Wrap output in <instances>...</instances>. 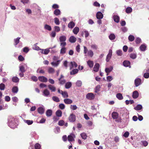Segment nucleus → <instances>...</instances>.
Wrapping results in <instances>:
<instances>
[{
	"mask_svg": "<svg viewBox=\"0 0 149 149\" xmlns=\"http://www.w3.org/2000/svg\"><path fill=\"white\" fill-rule=\"evenodd\" d=\"M16 120L14 117L10 116L8 118V126L11 128L14 129L17 127L18 124L16 122Z\"/></svg>",
	"mask_w": 149,
	"mask_h": 149,
	"instance_id": "f257e3e1",
	"label": "nucleus"
},
{
	"mask_svg": "<svg viewBox=\"0 0 149 149\" xmlns=\"http://www.w3.org/2000/svg\"><path fill=\"white\" fill-rule=\"evenodd\" d=\"M53 59L54 61L51 63V64L55 67L57 66L60 63L61 60H58V57L55 56L53 57Z\"/></svg>",
	"mask_w": 149,
	"mask_h": 149,
	"instance_id": "f03ea898",
	"label": "nucleus"
},
{
	"mask_svg": "<svg viewBox=\"0 0 149 149\" xmlns=\"http://www.w3.org/2000/svg\"><path fill=\"white\" fill-rule=\"evenodd\" d=\"M68 119L70 122H74L76 120V116L73 113L71 114L68 117Z\"/></svg>",
	"mask_w": 149,
	"mask_h": 149,
	"instance_id": "7ed1b4c3",
	"label": "nucleus"
},
{
	"mask_svg": "<svg viewBox=\"0 0 149 149\" xmlns=\"http://www.w3.org/2000/svg\"><path fill=\"white\" fill-rule=\"evenodd\" d=\"M69 66L70 68V70H71L73 68H75L77 66V64L74 61H72L70 62Z\"/></svg>",
	"mask_w": 149,
	"mask_h": 149,
	"instance_id": "20e7f679",
	"label": "nucleus"
},
{
	"mask_svg": "<svg viewBox=\"0 0 149 149\" xmlns=\"http://www.w3.org/2000/svg\"><path fill=\"white\" fill-rule=\"evenodd\" d=\"M27 65L26 64H24L23 65H21L19 67V71L20 72H25L26 71L25 68H27Z\"/></svg>",
	"mask_w": 149,
	"mask_h": 149,
	"instance_id": "39448f33",
	"label": "nucleus"
},
{
	"mask_svg": "<svg viewBox=\"0 0 149 149\" xmlns=\"http://www.w3.org/2000/svg\"><path fill=\"white\" fill-rule=\"evenodd\" d=\"M141 84V80L139 78L136 79L134 80V84L136 87H138Z\"/></svg>",
	"mask_w": 149,
	"mask_h": 149,
	"instance_id": "423d86ee",
	"label": "nucleus"
},
{
	"mask_svg": "<svg viewBox=\"0 0 149 149\" xmlns=\"http://www.w3.org/2000/svg\"><path fill=\"white\" fill-rule=\"evenodd\" d=\"M75 137V136L74 134H71L68 136V140L70 142L74 140V139Z\"/></svg>",
	"mask_w": 149,
	"mask_h": 149,
	"instance_id": "0eeeda50",
	"label": "nucleus"
},
{
	"mask_svg": "<svg viewBox=\"0 0 149 149\" xmlns=\"http://www.w3.org/2000/svg\"><path fill=\"white\" fill-rule=\"evenodd\" d=\"M95 96L93 93H88L86 95V97L88 99L90 100H93L94 99Z\"/></svg>",
	"mask_w": 149,
	"mask_h": 149,
	"instance_id": "6e6552de",
	"label": "nucleus"
},
{
	"mask_svg": "<svg viewBox=\"0 0 149 149\" xmlns=\"http://www.w3.org/2000/svg\"><path fill=\"white\" fill-rule=\"evenodd\" d=\"M112 55V51L111 49H110L109 52V53L107 56L106 61L108 62L109 61Z\"/></svg>",
	"mask_w": 149,
	"mask_h": 149,
	"instance_id": "1a4fd4ad",
	"label": "nucleus"
},
{
	"mask_svg": "<svg viewBox=\"0 0 149 149\" xmlns=\"http://www.w3.org/2000/svg\"><path fill=\"white\" fill-rule=\"evenodd\" d=\"M50 93L49 91L47 89L44 90L43 92V95L45 97H48L50 95Z\"/></svg>",
	"mask_w": 149,
	"mask_h": 149,
	"instance_id": "9d476101",
	"label": "nucleus"
},
{
	"mask_svg": "<svg viewBox=\"0 0 149 149\" xmlns=\"http://www.w3.org/2000/svg\"><path fill=\"white\" fill-rule=\"evenodd\" d=\"M38 79L40 81L42 82H46L48 81L47 78L44 76H40Z\"/></svg>",
	"mask_w": 149,
	"mask_h": 149,
	"instance_id": "9b49d317",
	"label": "nucleus"
},
{
	"mask_svg": "<svg viewBox=\"0 0 149 149\" xmlns=\"http://www.w3.org/2000/svg\"><path fill=\"white\" fill-rule=\"evenodd\" d=\"M99 64L98 63H96L94 66L93 69V71L95 72H98L99 70Z\"/></svg>",
	"mask_w": 149,
	"mask_h": 149,
	"instance_id": "f8f14e48",
	"label": "nucleus"
},
{
	"mask_svg": "<svg viewBox=\"0 0 149 149\" xmlns=\"http://www.w3.org/2000/svg\"><path fill=\"white\" fill-rule=\"evenodd\" d=\"M69 40L71 43H74L76 41V38L74 36H72L70 37Z\"/></svg>",
	"mask_w": 149,
	"mask_h": 149,
	"instance_id": "ddd939ff",
	"label": "nucleus"
},
{
	"mask_svg": "<svg viewBox=\"0 0 149 149\" xmlns=\"http://www.w3.org/2000/svg\"><path fill=\"white\" fill-rule=\"evenodd\" d=\"M113 17L114 21L116 23H118L120 20V18L118 16L115 15H113Z\"/></svg>",
	"mask_w": 149,
	"mask_h": 149,
	"instance_id": "4468645a",
	"label": "nucleus"
},
{
	"mask_svg": "<svg viewBox=\"0 0 149 149\" xmlns=\"http://www.w3.org/2000/svg\"><path fill=\"white\" fill-rule=\"evenodd\" d=\"M37 110L39 113L40 114H42L44 112L45 109L43 107H40Z\"/></svg>",
	"mask_w": 149,
	"mask_h": 149,
	"instance_id": "2eb2a0df",
	"label": "nucleus"
},
{
	"mask_svg": "<svg viewBox=\"0 0 149 149\" xmlns=\"http://www.w3.org/2000/svg\"><path fill=\"white\" fill-rule=\"evenodd\" d=\"M103 17V14L100 12H98L96 14V17L97 19H102Z\"/></svg>",
	"mask_w": 149,
	"mask_h": 149,
	"instance_id": "dca6fc26",
	"label": "nucleus"
},
{
	"mask_svg": "<svg viewBox=\"0 0 149 149\" xmlns=\"http://www.w3.org/2000/svg\"><path fill=\"white\" fill-rule=\"evenodd\" d=\"M48 87L52 92H55L56 91V87L52 85H48Z\"/></svg>",
	"mask_w": 149,
	"mask_h": 149,
	"instance_id": "f3484780",
	"label": "nucleus"
},
{
	"mask_svg": "<svg viewBox=\"0 0 149 149\" xmlns=\"http://www.w3.org/2000/svg\"><path fill=\"white\" fill-rule=\"evenodd\" d=\"M64 102L66 104H70L72 103V101L68 98H66L64 100Z\"/></svg>",
	"mask_w": 149,
	"mask_h": 149,
	"instance_id": "a211bd4d",
	"label": "nucleus"
},
{
	"mask_svg": "<svg viewBox=\"0 0 149 149\" xmlns=\"http://www.w3.org/2000/svg\"><path fill=\"white\" fill-rule=\"evenodd\" d=\"M139 93L137 91H134L132 94V97L133 98L136 99L139 96Z\"/></svg>",
	"mask_w": 149,
	"mask_h": 149,
	"instance_id": "6ab92c4d",
	"label": "nucleus"
},
{
	"mask_svg": "<svg viewBox=\"0 0 149 149\" xmlns=\"http://www.w3.org/2000/svg\"><path fill=\"white\" fill-rule=\"evenodd\" d=\"M52 111L51 109H48L46 112V114L47 117L51 116L52 115Z\"/></svg>",
	"mask_w": 149,
	"mask_h": 149,
	"instance_id": "aec40b11",
	"label": "nucleus"
},
{
	"mask_svg": "<svg viewBox=\"0 0 149 149\" xmlns=\"http://www.w3.org/2000/svg\"><path fill=\"white\" fill-rule=\"evenodd\" d=\"M118 113L116 112H113L112 113V116L114 119L117 118L118 117Z\"/></svg>",
	"mask_w": 149,
	"mask_h": 149,
	"instance_id": "412c9836",
	"label": "nucleus"
},
{
	"mask_svg": "<svg viewBox=\"0 0 149 149\" xmlns=\"http://www.w3.org/2000/svg\"><path fill=\"white\" fill-rule=\"evenodd\" d=\"M130 64V62L128 61H124L123 63V65L126 67L129 66Z\"/></svg>",
	"mask_w": 149,
	"mask_h": 149,
	"instance_id": "4be33fe9",
	"label": "nucleus"
},
{
	"mask_svg": "<svg viewBox=\"0 0 149 149\" xmlns=\"http://www.w3.org/2000/svg\"><path fill=\"white\" fill-rule=\"evenodd\" d=\"M24 122L26 123L27 124H28L29 125H31L32 124L33 121L32 120H24Z\"/></svg>",
	"mask_w": 149,
	"mask_h": 149,
	"instance_id": "5701e85b",
	"label": "nucleus"
},
{
	"mask_svg": "<svg viewBox=\"0 0 149 149\" xmlns=\"http://www.w3.org/2000/svg\"><path fill=\"white\" fill-rule=\"evenodd\" d=\"M72 85V84L71 82H68L65 84V88L68 89L71 87Z\"/></svg>",
	"mask_w": 149,
	"mask_h": 149,
	"instance_id": "b1692460",
	"label": "nucleus"
},
{
	"mask_svg": "<svg viewBox=\"0 0 149 149\" xmlns=\"http://www.w3.org/2000/svg\"><path fill=\"white\" fill-rule=\"evenodd\" d=\"M60 42H65L66 40V37L65 36H61L59 38Z\"/></svg>",
	"mask_w": 149,
	"mask_h": 149,
	"instance_id": "393cba45",
	"label": "nucleus"
},
{
	"mask_svg": "<svg viewBox=\"0 0 149 149\" xmlns=\"http://www.w3.org/2000/svg\"><path fill=\"white\" fill-rule=\"evenodd\" d=\"M113 68V67L112 66L109 68H106L105 69V71L107 73H109L112 71Z\"/></svg>",
	"mask_w": 149,
	"mask_h": 149,
	"instance_id": "a878e982",
	"label": "nucleus"
},
{
	"mask_svg": "<svg viewBox=\"0 0 149 149\" xmlns=\"http://www.w3.org/2000/svg\"><path fill=\"white\" fill-rule=\"evenodd\" d=\"M20 38V37H17V38L14 39V45L16 47V46L19 43Z\"/></svg>",
	"mask_w": 149,
	"mask_h": 149,
	"instance_id": "bb28decb",
	"label": "nucleus"
},
{
	"mask_svg": "<svg viewBox=\"0 0 149 149\" xmlns=\"http://www.w3.org/2000/svg\"><path fill=\"white\" fill-rule=\"evenodd\" d=\"M75 23L73 21H72L70 22L68 24V27L69 28L72 29L75 26Z\"/></svg>",
	"mask_w": 149,
	"mask_h": 149,
	"instance_id": "cd10ccee",
	"label": "nucleus"
},
{
	"mask_svg": "<svg viewBox=\"0 0 149 149\" xmlns=\"http://www.w3.org/2000/svg\"><path fill=\"white\" fill-rule=\"evenodd\" d=\"M87 64L88 66L91 68L93 67L94 65L93 62L91 60H88L87 62Z\"/></svg>",
	"mask_w": 149,
	"mask_h": 149,
	"instance_id": "c85d7f7f",
	"label": "nucleus"
},
{
	"mask_svg": "<svg viewBox=\"0 0 149 149\" xmlns=\"http://www.w3.org/2000/svg\"><path fill=\"white\" fill-rule=\"evenodd\" d=\"M44 28L45 29L49 31H51L52 30V28L51 26L47 24H46L44 25Z\"/></svg>",
	"mask_w": 149,
	"mask_h": 149,
	"instance_id": "c756f323",
	"label": "nucleus"
},
{
	"mask_svg": "<svg viewBox=\"0 0 149 149\" xmlns=\"http://www.w3.org/2000/svg\"><path fill=\"white\" fill-rule=\"evenodd\" d=\"M12 81L13 82L18 83L19 81V79L17 77H13L12 78Z\"/></svg>",
	"mask_w": 149,
	"mask_h": 149,
	"instance_id": "7c9ffc66",
	"label": "nucleus"
},
{
	"mask_svg": "<svg viewBox=\"0 0 149 149\" xmlns=\"http://www.w3.org/2000/svg\"><path fill=\"white\" fill-rule=\"evenodd\" d=\"M79 31V28L78 27H75L73 30V33L75 34H77Z\"/></svg>",
	"mask_w": 149,
	"mask_h": 149,
	"instance_id": "2f4dec72",
	"label": "nucleus"
},
{
	"mask_svg": "<svg viewBox=\"0 0 149 149\" xmlns=\"http://www.w3.org/2000/svg\"><path fill=\"white\" fill-rule=\"evenodd\" d=\"M116 97L119 100H122L123 99L122 94L120 93H118L116 95Z\"/></svg>",
	"mask_w": 149,
	"mask_h": 149,
	"instance_id": "473e14b6",
	"label": "nucleus"
},
{
	"mask_svg": "<svg viewBox=\"0 0 149 149\" xmlns=\"http://www.w3.org/2000/svg\"><path fill=\"white\" fill-rule=\"evenodd\" d=\"M78 70L77 69H74L70 72L71 75H74L78 73Z\"/></svg>",
	"mask_w": 149,
	"mask_h": 149,
	"instance_id": "72a5a7b5",
	"label": "nucleus"
},
{
	"mask_svg": "<svg viewBox=\"0 0 149 149\" xmlns=\"http://www.w3.org/2000/svg\"><path fill=\"white\" fill-rule=\"evenodd\" d=\"M18 91V88L17 86H14L12 89V91L13 93H17Z\"/></svg>",
	"mask_w": 149,
	"mask_h": 149,
	"instance_id": "f704fd0d",
	"label": "nucleus"
},
{
	"mask_svg": "<svg viewBox=\"0 0 149 149\" xmlns=\"http://www.w3.org/2000/svg\"><path fill=\"white\" fill-rule=\"evenodd\" d=\"M45 72V71L42 69V68H39L37 70V73L43 74Z\"/></svg>",
	"mask_w": 149,
	"mask_h": 149,
	"instance_id": "c9c22d12",
	"label": "nucleus"
},
{
	"mask_svg": "<svg viewBox=\"0 0 149 149\" xmlns=\"http://www.w3.org/2000/svg\"><path fill=\"white\" fill-rule=\"evenodd\" d=\"M62 112L60 110H58L56 112V116L58 117H60L61 116Z\"/></svg>",
	"mask_w": 149,
	"mask_h": 149,
	"instance_id": "e433bc0d",
	"label": "nucleus"
},
{
	"mask_svg": "<svg viewBox=\"0 0 149 149\" xmlns=\"http://www.w3.org/2000/svg\"><path fill=\"white\" fill-rule=\"evenodd\" d=\"M146 47L145 45L143 44L141 45L139 48L141 51H144L146 50Z\"/></svg>",
	"mask_w": 149,
	"mask_h": 149,
	"instance_id": "4c0bfd02",
	"label": "nucleus"
},
{
	"mask_svg": "<svg viewBox=\"0 0 149 149\" xmlns=\"http://www.w3.org/2000/svg\"><path fill=\"white\" fill-rule=\"evenodd\" d=\"M142 108V106L140 104H138L136 107L134 108V109L136 110H140Z\"/></svg>",
	"mask_w": 149,
	"mask_h": 149,
	"instance_id": "58836bf2",
	"label": "nucleus"
},
{
	"mask_svg": "<svg viewBox=\"0 0 149 149\" xmlns=\"http://www.w3.org/2000/svg\"><path fill=\"white\" fill-rule=\"evenodd\" d=\"M52 99L54 101L57 102H58L60 101L59 98L56 96H53L52 97Z\"/></svg>",
	"mask_w": 149,
	"mask_h": 149,
	"instance_id": "ea45409f",
	"label": "nucleus"
},
{
	"mask_svg": "<svg viewBox=\"0 0 149 149\" xmlns=\"http://www.w3.org/2000/svg\"><path fill=\"white\" fill-rule=\"evenodd\" d=\"M48 72L49 73H52L54 72V69L52 67L49 68L48 70Z\"/></svg>",
	"mask_w": 149,
	"mask_h": 149,
	"instance_id": "a19ab883",
	"label": "nucleus"
},
{
	"mask_svg": "<svg viewBox=\"0 0 149 149\" xmlns=\"http://www.w3.org/2000/svg\"><path fill=\"white\" fill-rule=\"evenodd\" d=\"M88 55L90 57H92L93 55V52L91 50H89L88 51Z\"/></svg>",
	"mask_w": 149,
	"mask_h": 149,
	"instance_id": "79ce46f5",
	"label": "nucleus"
},
{
	"mask_svg": "<svg viewBox=\"0 0 149 149\" xmlns=\"http://www.w3.org/2000/svg\"><path fill=\"white\" fill-rule=\"evenodd\" d=\"M109 38L111 40H113L115 38V36L113 33L111 34L109 36Z\"/></svg>",
	"mask_w": 149,
	"mask_h": 149,
	"instance_id": "37998d69",
	"label": "nucleus"
},
{
	"mask_svg": "<svg viewBox=\"0 0 149 149\" xmlns=\"http://www.w3.org/2000/svg\"><path fill=\"white\" fill-rule=\"evenodd\" d=\"M128 38L130 41L132 42L134 40L135 38L133 35H130L129 36Z\"/></svg>",
	"mask_w": 149,
	"mask_h": 149,
	"instance_id": "c03bdc74",
	"label": "nucleus"
},
{
	"mask_svg": "<svg viewBox=\"0 0 149 149\" xmlns=\"http://www.w3.org/2000/svg\"><path fill=\"white\" fill-rule=\"evenodd\" d=\"M130 56L131 58H132L133 59H135L136 57V56H137L136 54V53H131L130 54Z\"/></svg>",
	"mask_w": 149,
	"mask_h": 149,
	"instance_id": "a18cd8bd",
	"label": "nucleus"
},
{
	"mask_svg": "<svg viewBox=\"0 0 149 149\" xmlns=\"http://www.w3.org/2000/svg\"><path fill=\"white\" fill-rule=\"evenodd\" d=\"M82 82L80 80H78L76 83V85L79 87H80L82 85Z\"/></svg>",
	"mask_w": 149,
	"mask_h": 149,
	"instance_id": "49530a36",
	"label": "nucleus"
},
{
	"mask_svg": "<svg viewBox=\"0 0 149 149\" xmlns=\"http://www.w3.org/2000/svg\"><path fill=\"white\" fill-rule=\"evenodd\" d=\"M66 51V48L65 47H62L60 51V54H65Z\"/></svg>",
	"mask_w": 149,
	"mask_h": 149,
	"instance_id": "de8ad7c7",
	"label": "nucleus"
},
{
	"mask_svg": "<svg viewBox=\"0 0 149 149\" xmlns=\"http://www.w3.org/2000/svg\"><path fill=\"white\" fill-rule=\"evenodd\" d=\"M62 95L64 98H67L68 96V93L66 91L63 92Z\"/></svg>",
	"mask_w": 149,
	"mask_h": 149,
	"instance_id": "09e8293b",
	"label": "nucleus"
},
{
	"mask_svg": "<svg viewBox=\"0 0 149 149\" xmlns=\"http://www.w3.org/2000/svg\"><path fill=\"white\" fill-rule=\"evenodd\" d=\"M125 103L127 105L128 104H132L134 103V102L133 100H126L125 101Z\"/></svg>",
	"mask_w": 149,
	"mask_h": 149,
	"instance_id": "8fccbe9b",
	"label": "nucleus"
},
{
	"mask_svg": "<svg viewBox=\"0 0 149 149\" xmlns=\"http://www.w3.org/2000/svg\"><path fill=\"white\" fill-rule=\"evenodd\" d=\"M52 48H49V49H44V52H43V54H48L49 52V49H52Z\"/></svg>",
	"mask_w": 149,
	"mask_h": 149,
	"instance_id": "3c124183",
	"label": "nucleus"
},
{
	"mask_svg": "<svg viewBox=\"0 0 149 149\" xmlns=\"http://www.w3.org/2000/svg\"><path fill=\"white\" fill-rule=\"evenodd\" d=\"M81 136L82 138L84 139H86L87 138V136L86 134L84 133H83L81 134Z\"/></svg>",
	"mask_w": 149,
	"mask_h": 149,
	"instance_id": "603ef678",
	"label": "nucleus"
},
{
	"mask_svg": "<svg viewBox=\"0 0 149 149\" xmlns=\"http://www.w3.org/2000/svg\"><path fill=\"white\" fill-rule=\"evenodd\" d=\"M54 14L56 15H58L61 14L60 10H55L54 12Z\"/></svg>",
	"mask_w": 149,
	"mask_h": 149,
	"instance_id": "864d4df0",
	"label": "nucleus"
},
{
	"mask_svg": "<svg viewBox=\"0 0 149 149\" xmlns=\"http://www.w3.org/2000/svg\"><path fill=\"white\" fill-rule=\"evenodd\" d=\"M58 80L59 81V83L63 85L65 82V80L64 79H61V78H59Z\"/></svg>",
	"mask_w": 149,
	"mask_h": 149,
	"instance_id": "5fc2aeb1",
	"label": "nucleus"
},
{
	"mask_svg": "<svg viewBox=\"0 0 149 149\" xmlns=\"http://www.w3.org/2000/svg\"><path fill=\"white\" fill-rule=\"evenodd\" d=\"M55 23L57 25L60 24V22L59 19L57 17H55L54 19Z\"/></svg>",
	"mask_w": 149,
	"mask_h": 149,
	"instance_id": "6e6d98bb",
	"label": "nucleus"
},
{
	"mask_svg": "<svg viewBox=\"0 0 149 149\" xmlns=\"http://www.w3.org/2000/svg\"><path fill=\"white\" fill-rule=\"evenodd\" d=\"M100 85H98L95 88V93H97L99 91H100Z\"/></svg>",
	"mask_w": 149,
	"mask_h": 149,
	"instance_id": "4d7b16f0",
	"label": "nucleus"
},
{
	"mask_svg": "<svg viewBox=\"0 0 149 149\" xmlns=\"http://www.w3.org/2000/svg\"><path fill=\"white\" fill-rule=\"evenodd\" d=\"M116 54L118 56H121L122 55V51L121 50H118L116 52Z\"/></svg>",
	"mask_w": 149,
	"mask_h": 149,
	"instance_id": "13d9d810",
	"label": "nucleus"
},
{
	"mask_svg": "<svg viewBox=\"0 0 149 149\" xmlns=\"http://www.w3.org/2000/svg\"><path fill=\"white\" fill-rule=\"evenodd\" d=\"M83 33L85 34V37L86 38H87L89 36V33L86 30H84L83 31Z\"/></svg>",
	"mask_w": 149,
	"mask_h": 149,
	"instance_id": "bf43d9fd",
	"label": "nucleus"
},
{
	"mask_svg": "<svg viewBox=\"0 0 149 149\" xmlns=\"http://www.w3.org/2000/svg\"><path fill=\"white\" fill-rule=\"evenodd\" d=\"M5 88V85L4 84L1 83L0 84V89L1 90H4Z\"/></svg>",
	"mask_w": 149,
	"mask_h": 149,
	"instance_id": "052dcab7",
	"label": "nucleus"
},
{
	"mask_svg": "<svg viewBox=\"0 0 149 149\" xmlns=\"http://www.w3.org/2000/svg\"><path fill=\"white\" fill-rule=\"evenodd\" d=\"M70 108L71 109H72L73 110H75L77 109V107L75 105H70Z\"/></svg>",
	"mask_w": 149,
	"mask_h": 149,
	"instance_id": "680f3d73",
	"label": "nucleus"
},
{
	"mask_svg": "<svg viewBox=\"0 0 149 149\" xmlns=\"http://www.w3.org/2000/svg\"><path fill=\"white\" fill-rule=\"evenodd\" d=\"M64 121L62 120H59L58 123V124L60 126H63L64 125Z\"/></svg>",
	"mask_w": 149,
	"mask_h": 149,
	"instance_id": "e2e57ef3",
	"label": "nucleus"
},
{
	"mask_svg": "<svg viewBox=\"0 0 149 149\" xmlns=\"http://www.w3.org/2000/svg\"><path fill=\"white\" fill-rule=\"evenodd\" d=\"M59 108L61 109H63L65 108V105L63 104H60L59 105Z\"/></svg>",
	"mask_w": 149,
	"mask_h": 149,
	"instance_id": "0e129e2a",
	"label": "nucleus"
},
{
	"mask_svg": "<svg viewBox=\"0 0 149 149\" xmlns=\"http://www.w3.org/2000/svg\"><path fill=\"white\" fill-rule=\"evenodd\" d=\"M54 29L55 31L57 32H58L60 31V28L58 26H55L54 27Z\"/></svg>",
	"mask_w": 149,
	"mask_h": 149,
	"instance_id": "69168bd1",
	"label": "nucleus"
},
{
	"mask_svg": "<svg viewBox=\"0 0 149 149\" xmlns=\"http://www.w3.org/2000/svg\"><path fill=\"white\" fill-rule=\"evenodd\" d=\"M35 149H39L40 148V145L38 143L36 144L35 146Z\"/></svg>",
	"mask_w": 149,
	"mask_h": 149,
	"instance_id": "338daca9",
	"label": "nucleus"
},
{
	"mask_svg": "<svg viewBox=\"0 0 149 149\" xmlns=\"http://www.w3.org/2000/svg\"><path fill=\"white\" fill-rule=\"evenodd\" d=\"M143 76L145 78H148L149 77V73L146 72L144 74Z\"/></svg>",
	"mask_w": 149,
	"mask_h": 149,
	"instance_id": "774afa93",
	"label": "nucleus"
}]
</instances>
